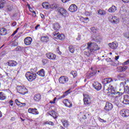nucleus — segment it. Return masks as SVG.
<instances>
[{"label": "nucleus", "instance_id": "nucleus-51", "mask_svg": "<svg viewBox=\"0 0 129 129\" xmlns=\"http://www.w3.org/2000/svg\"><path fill=\"white\" fill-rule=\"evenodd\" d=\"M56 99H57V98H54L53 99V101H50V103H55V101H56Z\"/></svg>", "mask_w": 129, "mask_h": 129}, {"label": "nucleus", "instance_id": "nucleus-25", "mask_svg": "<svg viewBox=\"0 0 129 129\" xmlns=\"http://www.w3.org/2000/svg\"><path fill=\"white\" fill-rule=\"evenodd\" d=\"M37 74L41 77H44L45 76V71H44V69H41L37 72Z\"/></svg>", "mask_w": 129, "mask_h": 129}, {"label": "nucleus", "instance_id": "nucleus-60", "mask_svg": "<svg viewBox=\"0 0 129 129\" xmlns=\"http://www.w3.org/2000/svg\"><path fill=\"white\" fill-rule=\"evenodd\" d=\"M39 27H40V24H38V25L35 27V30H37V29H38V28H39Z\"/></svg>", "mask_w": 129, "mask_h": 129}, {"label": "nucleus", "instance_id": "nucleus-56", "mask_svg": "<svg viewBox=\"0 0 129 129\" xmlns=\"http://www.w3.org/2000/svg\"><path fill=\"white\" fill-rule=\"evenodd\" d=\"M99 120L101 121V122H106V120H103L101 118H100Z\"/></svg>", "mask_w": 129, "mask_h": 129}, {"label": "nucleus", "instance_id": "nucleus-23", "mask_svg": "<svg viewBox=\"0 0 129 129\" xmlns=\"http://www.w3.org/2000/svg\"><path fill=\"white\" fill-rule=\"evenodd\" d=\"M49 114L50 115L52 116L53 118H57V117H58V114H57V112H55V111L54 110H52L50 112Z\"/></svg>", "mask_w": 129, "mask_h": 129}, {"label": "nucleus", "instance_id": "nucleus-18", "mask_svg": "<svg viewBox=\"0 0 129 129\" xmlns=\"http://www.w3.org/2000/svg\"><path fill=\"white\" fill-rule=\"evenodd\" d=\"M50 39H49V37L47 36H42L41 38V41L42 42H43L44 43H47V42H49Z\"/></svg>", "mask_w": 129, "mask_h": 129}, {"label": "nucleus", "instance_id": "nucleus-44", "mask_svg": "<svg viewBox=\"0 0 129 129\" xmlns=\"http://www.w3.org/2000/svg\"><path fill=\"white\" fill-rule=\"evenodd\" d=\"M117 69L119 70V72H123V69H122V67H119Z\"/></svg>", "mask_w": 129, "mask_h": 129}, {"label": "nucleus", "instance_id": "nucleus-26", "mask_svg": "<svg viewBox=\"0 0 129 129\" xmlns=\"http://www.w3.org/2000/svg\"><path fill=\"white\" fill-rule=\"evenodd\" d=\"M58 7H59L58 5H57L56 4H53L49 6V8L51 9V10H55V9H57Z\"/></svg>", "mask_w": 129, "mask_h": 129}, {"label": "nucleus", "instance_id": "nucleus-46", "mask_svg": "<svg viewBox=\"0 0 129 129\" xmlns=\"http://www.w3.org/2000/svg\"><path fill=\"white\" fill-rule=\"evenodd\" d=\"M127 64H129V59L127 60L126 61L122 63V65H127Z\"/></svg>", "mask_w": 129, "mask_h": 129}, {"label": "nucleus", "instance_id": "nucleus-4", "mask_svg": "<svg viewBox=\"0 0 129 129\" xmlns=\"http://www.w3.org/2000/svg\"><path fill=\"white\" fill-rule=\"evenodd\" d=\"M53 34L55 39H58L61 41H63L65 39V35L63 34H60L59 32H53Z\"/></svg>", "mask_w": 129, "mask_h": 129}, {"label": "nucleus", "instance_id": "nucleus-9", "mask_svg": "<svg viewBox=\"0 0 129 129\" xmlns=\"http://www.w3.org/2000/svg\"><path fill=\"white\" fill-rule=\"evenodd\" d=\"M67 82H68V78L65 76H61L59 79V82L61 84H64Z\"/></svg>", "mask_w": 129, "mask_h": 129}, {"label": "nucleus", "instance_id": "nucleus-19", "mask_svg": "<svg viewBox=\"0 0 129 129\" xmlns=\"http://www.w3.org/2000/svg\"><path fill=\"white\" fill-rule=\"evenodd\" d=\"M63 103H64V105L67 106V107H72V103H70L67 99L63 100Z\"/></svg>", "mask_w": 129, "mask_h": 129}, {"label": "nucleus", "instance_id": "nucleus-41", "mask_svg": "<svg viewBox=\"0 0 129 129\" xmlns=\"http://www.w3.org/2000/svg\"><path fill=\"white\" fill-rule=\"evenodd\" d=\"M109 22H110V23H111L112 24H113V17L111 16L109 18Z\"/></svg>", "mask_w": 129, "mask_h": 129}, {"label": "nucleus", "instance_id": "nucleus-47", "mask_svg": "<svg viewBox=\"0 0 129 129\" xmlns=\"http://www.w3.org/2000/svg\"><path fill=\"white\" fill-rule=\"evenodd\" d=\"M96 73V71H95L91 73L90 75V76H93L94 75H95Z\"/></svg>", "mask_w": 129, "mask_h": 129}, {"label": "nucleus", "instance_id": "nucleus-27", "mask_svg": "<svg viewBox=\"0 0 129 129\" xmlns=\"http://www.w3.org/2000/svg\"><path fill=\"white\" fill-rule=\"evenodd\" d=\"M62 123L64 127H68L69 125L68 121L66 120H61Z\"/></svg>", "mask_w": 129, "mask_h": 129}, {"label": "nucleus", "instance_id": "nucleus-35", "mask_svg": "<svg viewBox=\"0 0 129 129\" xmlns=\"http://www.w3.org/2000/svg\"><path fill=\"white\" fill-rule=\"evenodd\" d=\"M123 93L121 92H116L115 94V97L117 98V97H120V96H121L122 95Z\"/></svg>", "mask_w": 129, "mask_h": 129}, {"label": "nucleus", "instance_id": "nucleus-14", "mask_svg": "<svg viewBox=\"0 0 129 129\" xmlns=\"http://www.w3.org/2000/svg\"><path fill=\"white\" fill-rule=\"evenodd\" d=\"M113 80L111 78H106L103 80L102 83L104 85H106V84H108V83H110V82H112Z\"/></svg>", "mask_w": 129, "mask_h": 129}, {"label": "nucleus", "instance_id": "nucleus-29", "mask_svg": "<svg viewBox=\"0 0 129 129\" xmlns=\"http://www.w3.org/2000/svg\"><path fill=\"white\" fill-rule=\"evenodd\" d=\"M42 7L44 9H49L50 8V6L48 3H42Z\"/></svg>", "mask_w": 129, "mask_h": 129}, {"label": "nucleus", "instance_id": "nucleus-63", "mask_svg": "<svg viewBox=\"0 0 129 129\" xmlns=\"http://www.w3.org/2000/svg\"><path fill=\"white\" fill-rule=\"evenodd\" d=\"M16 25H17V23H16V22H13V23H12V26H13V27H15V26H16Z\"/></svg>", "mask_w": 129, "mask_h": 129}, {"label": "nucleus", "instance_id": "nucleus-22", "mask_svg": "<svg viewBox=\"0 0 129 129\" xmlns=\"http://www.w3.org/2000/svg\"><path fill=\"white\" fill-rule=\"evenodd\" d=\"M117 10V8L115 6H112L111 8H110L108 12L109 13H114V12H116V11Z\"/></svg>", "mask_w": 129, "mask_h": 129}, {"label": "nucleus", "instance_id": "nucleus-12", "mask_svg": "<svg viewBox=\"0 0 129 129\" xmlns=\"http://www.w3.org/2000/svg\"><path fill=\"white\" fill-rule=\"evenodd\" d=\"M93 86L96 90H100L101 89V84L97 82L93 84Z\"/></svg>", "mask_w": 129, "mask_h": 129}, {"label": "nucleus", "instance_id": "nucleus-16", "mask_svg": "<svg viewBox=\"0 0 129 129\" xmlns=\"http://www.w3.org/2000/svg\"><path fill=\"white\" fill-rule=\"evenodd\" d=\"M112 107H113V106H112L111 103H106L105 106V109L107 111H109V110H111V109H112Z\"/></svg>", "mask_w": 129, "mask_h": 129}, {"label": "nucleus", "instance_id": "nucleus-10", "mask_svg": "<svg viewBox=\"0 0 129 129\" xmlns=\"http://www.w3.org/2000/svg\"><path fill=\"white\" fill-rule=\"evenodd\" d=\"M46 57L48 59H50V60H55L56 59V54L51 53V52H49L46 53Z\"/></svg>", "mask_w": 129, "mask_h": 129}, {"label": "nucleus", "instance_id": "nucleus-11", "mask_svg": "<svg viewBox=\"0 0 129 129\" xmlns=\"http://www.w3.org/2000/svg\"><path fill=\"white\" fill-rule=\"evenodd\" d=\"M78 10L77 6L75 5V4H73L70 6V7L69 8V10L70 12H71L72 13H75Z\"/></svg>", "mask_w": 129, "mask_h": 129}, {"label": "nucleus", "instance_id": "nucleus-32", "mask_svg": "<svg viewBox=\"0 0 129 129\" xmlns=\"http://www.w3.org/2000/svg\"><path fill=\"white\" fill-rule=\"evenodd\" d=\"M119 23V20L116 17H113V24H118Z\"/></svg>", "mask_w": 129, "mask_h": 129}, {"label": "nucleus", "instance_id": "nucleus-54", "mask_svg": "<svg viewBox=\"0 0 129 129\" xmlns=\"http://www.w3.org/2000/svg\"><path fill=\"white\" fill-rule=\"evenodd\" d=\"M122 2H123V3L127 4L128 3H129V0H121Z\"/></svg>", "mask_w": 129, "mask_h": 129}, {"label": "nucleus", "instance_id": "nucleus-43", "mask_svg": "<svg viewBox=\"0 0 129 129\" xmlns=\"http://www.w3.org/2000/svg\"><path fill=\"white\" fill-rule=\"evenodd\" d=\"M116 93V92H115L114 89H113L112 88H111V94H114L115 95Z\"/></svg>", "mask_w": 129, "mask_h": 129}, {"label": "nucleus", "instance_id": "nucleus-31", "mask_svg": "<svg viewBox=\"0 0 129 129\" xmlns=\"http://www.w3.org/2000/svg\"><path fill=\"white\" fill-rule=\"evenodd\" d=\"M6 97L5 94L3 93V92L0 93V100H5L6 99Z\"/></svg>", "mask_w": 129, "mask_h": 129}, {"label": "nucleus", "instance_id": "nucleus-38", "mask_svg": "<svg viewBox=\"0 0 129 129\" xmlns=\"http://www.w3.org/2000/svg\"><path fill=\"white\" fill-rule=\"evenodd\" d=\"M44 124H49V125H54V123L52 121H46Z\"/></svg>", "mask_w": 129, "mask_h": 129}, {"label": "nucleus", "instance_id": "nucleus-61", "mask_svg": "<svg viewBox=\"0 0 129 129\" xmlns=\"http://www.w3.org/2000/svg\"><path fill=\"white\" fill-rule=\"evenodd\" d=\"M70 0H61V2L63 3H67V2H69Z\"/></svg>", "mask_w": 129, "mask_h": 129}, {"label": "nucleus", "instance_id": "nucleus-36", "mask_svg": "<svg viewBox=\"0 0 129 129\" xmlns=\"http://www.w3.org/2000/svg\"><path fill=\"white\" fill-rule=\"evenodd\" d=\"M69 51L73 54L74 53L75 49H74V47L72 46H70L69 47Z\"/></svg>", "mask_w": 129, "mask_h": 129}, {"label": "nucleus", "instance_id": "nucleus-42", "mask_svg": "<svg viewBox=\"0 0 129 129\" xmlns=\"http://www.w3.org/2000/svg\"><path fill=\"white\" fill-rule=\"evenodd\" d=\"M15 103H16V104H17V105L21 106V102H20V101H19V100L16 99Z\"/></svg>", "mask_w": 129, "mask_h": 129}, {"label": "nucleus", "instance_id": "nucleus-33", "mask_svg": "<svg viewBox=\"0 0 129 129\" xmlns=\"http://www.w3.org/2000/svg\"><path fill=\"white\" fill-rule=\"evenodd\" d=\"M5 4H6V1L5 0H2L0 2V9H3L5 7Z\"/></svg>", "mask_w": 129, "mask_h": 129}, {"label": "nucleus", "instance_id": "nucleus-8", "mask_svg": "<svg viewBox=\"0 0 129 129\" xmlns=\"http://www.w3.org/2000/svg\"><path fill=\"white\" fill-rule=\"evenodd\" d=\"M84 104L87 105L90 103V97L88 95H84Z\"/></svg>", "mask_w": 129, "mask_h": 129}, {"label": "nucleus", "instance_id": "nucleus-15", "mask_svg": "<svg viewBox=\"0 0 129 129\" xmlns=\"http://www.w3.org/2000/svg\"><path fill=\"white\" fill-rule=\"evenodd\" d=\"M28 112L29 113H32V114H38L39 111L37 110V108H30L28 109Z\"/></svg>", "mask_w": 129, "mask_h": 129}, {"label": "nucleus", "instance_id": "nucleus-59", "mask_svg": "<svg viewBox=\"0 0 129 129\" xmlns=\"http://www.w3.org/2000/svg\"><path fill=\"white\" fill-rule=\"evenodd\" d=\"M21 50V47L20 46H18L16 48V51H20Z\"/></svg>", "mask_w": 129, "mask_h": 129}, {"label": "nucleus", "instance_id": "nucleus-53", "mask_svg": "<svg viewBox=\"0 0 129 129\" xmlns=\"http://www.w3.org/2000/svg\"><path fill=\"white\" fill-rule=\"evenodd\" d=\"M122 69H123V71H125L126 69H127V67L126 66L122 67Z\"/></svg>", "mask_w": 129, "mask_h": 129}, {"label": "nucleus", "instance_id": "nucleus-50", "mask_svg": "<svg viewBox=\"0 0 129 129\" xmlns=\"http://www.w3.org/2000/svg\"><path fill=\"white\" fill-rule=\"evenodd\" d=\"M82 20H83L84 21H87V20H88V21H89V18H83V17H82L81 18Z\"/></svg>", "mask_w": 129, "mask_h": 129}, {"label": "nucleus", "instance_id": "nucleus-58", "mask_svg": "<svg viewBox=\"0 0 129 129\" xmlns=\"http://www.w3.org/2000/svg\"><path fill=\"white\" fill-rule=\"evenodd\" d=\"M32 13H33L32 14L33 17H36V12L35 11H33Z\"/></svg>", "mask_w": 129, "mask_h": 129}, {"label": "nucleus", "instance_id": "nucleus-30", "mask_svg": "<svg viewBox=\"0 0 129 129\" xmlns=\"http://www.w3.org/2000/svg\"><path fill=\"white\" fill-rule=\"evenodd\" d=\"M98 14H99V15H100L101 16H104V15L106 14V12H105V11L103 10H99L98 11Z\"/></svg>", "mask_w": 129, "mask_h": 129}, {"label": "nucleus", "instance_id": "nucleus-62", "mask_svg": "<svg viewBox=\"0 0 129 129\" xmlns=\"http://www.w3.org/2000/svg\"><path fill=\"white\" fill-rule=\"evenodd\" d=\"M96 58H96V61H97V62L98 61H99V60H100V59L99 58V57L97 56Z\"/></svg>", "mask_w": 129, "mask_h": 129}, {"label": "nucleus", "instance_id": "nucleus-55", "mask_svg": "<svg viewBox=\"0 0 129 129\" xmlns=\"http://www.w3.org/2000/svg\"><path fill=\"white\" fill-rule=\"evenodd\" d=\"M85 15H86V16H87L88 17L90 16L91 15L90 13L88 12H86Z\"/></svg>", "mask_w": 129, "mask_h": 129}, {"label": "nucleus", "instance_id": "nucleus-39", "mask_svg": "<svg viewBox=\"0 0 129 129\" xmlns=\"http://www.w3.org/2000/svg\"><path fill=\"white\" fill-rule=\"evenodd\" d=\"M91 31L93 33H96L97 32V29H96V28L93 27L91 28Z\"/></svg>", "mask_w": 129, "mask_h": 129}, {"label": "nucleus", "instance_id": "nucleus-45", "mask_svg": "<svg viewBox=\"0 0 129 129\" xmlns=\"http://www.w3.org/2000/svg\"><path fill=\"white\" fill-rule=\"evenodd\" d=\"M56 52L57 54H59V55H61V52L60 51V50L59 49V47H57L56 48Z\"/></svg>", "mask_w": 129, "mask_h": 129}, {"label": "nucleus", "instance_id": "nucleus-5", "mask_svg": "<svg viewBox=\"0 0 129 129\" xmlns=\"http://www.w3.org/2000/svg\"><path fill=\"white\" fill-rule=\"evenodd\" d=\"M120 114L123 117H127V116H129V110L123 109L120 111Z\"/></svg>", "mask_w": 129, "mask_h": 129}, {"label": "nucleus", "instance_id": "nucleus-2", "mask_svg": "<svg viewBox=\"0 0 129 129\" xmlns=\"http://www.w3.org/2000/svg\"><path fill=\"white\" fill-rule=\"evenodd\" d=\"M25 76L28 80V81H34L36 78H37V75L36 73H31L30 72H27L26 73Z\"/></svg>", "mask_w": 129, "mask_h": 129}, {"label": "nucleus", "instance_id": "nucleus-7", "mask_svg": "<svg viewBox=\"0 0 129 129\" xmlns=\"http://www.w3.org/2000/svg\"><path fill=\"white\" fill-rule=\"evenodd\" d=\"M18 91L20 94H26L27 92V89L25 87L19 86L18 87Z\"/></svg>", "mask_w": 129, "mask_h": 129}, {"label": "nucleus", "instance_id": "nucleus-57", "mask_svg": "<svg viewBox=\"0 0 129 129\" xmlns=\"http://www.w3.org/2000/svg\"><path fill=\"white\" fill-rule=\"evenodd\" d=\"M81 39V35H78V38H77V40L79 41Z\"/></svg>", "mask_w": 129, "mask_h": 129}, {"label": "nucleus", "instance_id": "nucleus-1", "mask_svg": "<svg viewBox=\"0 0 129 129\" xmlns=\"http://www.w3.org/2000/svg\"><path fill=\"white\" fill-rule=\"evenodd\" d=\"M88 46L87 49H88V51H84L85 55L89 57L90 56V53H92L94 51H97L100 48L98 47V46L95 43H87Z\"/></svg>", "mask_w": 129, "mask_h": 129}, {"label": "nucleus", "instance_id": "nucleus-49", "mask_svg": "<svg viewBox=\"0 0 129 129\" xmlns=\"http://www.w3.org/2000/svg\"><path fill=\"white\" fill-rule=\"evenodd\" d=\"M19 30V28H17V29L14 32V33L12 34V36H15L17 33H18V30Z\"/></svg>", "mask_w": 129, "mask_h": 129}, {"label": "nucleus", "instance_id": "nucleus-64", "mask_svg": "<svg viewBox=\"0 0 129 129\" xmlns=\"http://www.w3.org/2000/svg\"><path fill=\"white\" fill-rule=\"evenodd\" d=\"M119 58V56L118 55V56H115V60H118Z\"/></svg>", "mask_w": 129, "mask_h": 129}, {"label": "nucleus", "instance_id": "nucleus-40", "mask_svg": "<svg viewBox=\"0 0 129 129\" xmlns=\"http://www.w3.org/2000/svg\"><path fill=\"white\" fill-rule=\"evenodd\" d=\"M42 62L43 63V65H46V64L48 63V60H47L46 59H43Z\"/></svg>", "mask_w": 129, "mask_h": 129}, {"label": "nucleus", "instance_id": "nucleus-48", "mask_svg": "<svg viewBox=\"0 0 129 129\" xmlns=\"http://www.w3.org/2000/svg\"><path fill=\"white\" fill-rule=\"evenodd\" d=\"M28 9L30 12H31L32 13H33L34 11H33V9H32V8H31V6H30L29 5H28Z\"/></svg>", "mask_w": 129, "mask_h": 129}, {"label": "nucleus", "instance_id": "nucleus-20", "mask_svg": "<svg viewBox=\"0 0 129 129\" xmlns=\"http://www.w3.org/2000/svg\"><path fill=\"white\" fill-rule=\"evenodd\" d=\"M9 66H10L11 67H14L15 66H17V64L18 63L17 61L15 60H10L8 62Z\"/></svg>", "mask_w": 129, "mask_h": 129}, {"label": "nucleus", "instance_id": "nucleus-52", "mask_svg": "<svg viewBox=\"0 0 129 129\" xmlns=\"http://www.w3.org/2000/svg\"><path fill=\"white\" fill-rule=\"evenodd\" d=\"M9 103H10V105H11V106H13L14 105V103H13L14 101L13 100H11L10 101Z\"/></svg>", "mask_w": 129, "mask_h": 129}, {"label": "nucleus", "instance_id": "nucleus-24", "mask_svg": "<svg viewBox=\"0 0 129 129\" xmlns=\"http://www.w3.org/2000/svg\"><path fill=\"white\" fill-rule=\"evenodd\" d=\"M7 29L6 28H2L0 29V35L2 36H5V35H7Z\"/></svg>", "mask_w": 129, "mask_h": 129}, {"label": "nucleus", "instance_id": "nucleus-34", "mask_svg": "<svg viewBox=\"0 0 129 129\" xmlns=\"http://www.w3.org/2000/svg\"><path fill=\"white\" fill-rule=\"evenodd\" d=\"M123 103L124 104H129V96L127 97V98H124V100L123 101Z\"/></svg>", "mask_w": 129, "mask_h": 129}, {"label": "nucleus", "instance_id": "nucleus-17", "mask_svg": "<svg viewBox=\"0 0 129 129\" xmlns=\"http://www.w3.org/2000/svg\"><path fill=\"white\" fill-rule=\"evenodd\" d=\"M61 27V26H60V24H59V23H55L53 24V29L54 30V31H55L54 32V33H58V31H59V30H60V28Z\"/></svg>", "mask_w": 129, "mask_h": 129}, {"label": "nucleus", "instance_id": "nucleus-21", "mask_svg": "<svg viewBox=\"0 0 129 129\" xmlns=\"http://www.w3.org/2000/svg\"><path fill=\"white\" fill-rule=\"evenodd\" d=\"M42 98L41 95L40 94H36L34 95V100L35 101H40Z\"/></svg>", "mask_w": 129, "mask_h": 129}, {"label": "nucleus", "instance_id": "nucleus-6", "mask_svg": "<svg viewBox=\"0 0 129 129\" xmlns=\"http://www.w3.org/2000/svg\"><path fill=\"white\" fill-rule=\"evenodd\" d=\"M108 46L111 49L115 50V49H117V47H118V43H117L116 41H114L112 43H109Z\"/></svg>", "mask_w": 129, "mask_h": 129}, {"label": "nucleus", "instance_id": "nucleus-37", "mask_svg": "<svg viewBox=\"0 0 129 129\" xmlns=\"http://www.w3.org/2000/svg\"><path fill=\"white\" fill-rule=\"evenodd\" d=\"M71 74L73 75L74 78H75L77 76V72L76 71H73L71 73Z\"/></svg>", "mask_w": 129, "mask_h": 129}, {"label": "nucleus", "instance_id": "nucleus-13", "mask_svg": "<svg viewBox=\"0 0 129 129\" xmlns=\"http://www.w3.org/2000/svg\"><path fill=\"white\" fill-rule=\"evenodd\" d=\"M32 41H33V39H32V38L28 37H26L24 39V43H25V45L29 46V45H31Z\"/></svg>", "mask_w": 129, "mask_h": 129}, {"label": "nucleus", "instance_id": "nucleus-3", "mask_svg": "<svg viewBox=\"0 0 129 129\" xmlns=\"http://www.w3.org/2000/svg\"><path fill=\"white\" fill-rule=\"evenodd\" d=\"M57 14L60 17H66V15H67V11L64 8H58Z\"/></svg>", "mask_w": 129, "mask_h": 129}, {"label": "nucleus", "instance_id": "nucleus-28", "mask_svg": "<svg viewBox=\"0 0 129 129\" xmlns=\"http://www.w3.org/2000/svg\"><path fill=\"white\" fill-rule=\"evenodd\" d=\"M69 93H70V90H68V91H66L63 93V95L61 96V98H64V97H66V96H67V95H68Z\"/></svg>", "mask_w": 129, "mask_h": 129}]
</instances>
